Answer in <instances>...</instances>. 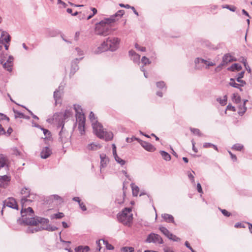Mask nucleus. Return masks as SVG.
I'll use <instances>...</instances> for the list:
<instances>
[{
	"label": "nucleus",
	"mask_w": 252,
	"mask_h": 252,
	"mask_svg": "<svg viewBox=\"0 0 252 252\" xmlns=\"http://www.w3.org/2000/svg\"><path fill=\"white\" fill-rule=\"evenodd\" d=\"M22 107L25 108L29 112L30 114H31V115L32 116V118L33 119H36V120H38L39 118L38 117L36 116L35 115H34L31 110H30L29 109H28V108H27L26 107L23 106V105H21Z\"/></svg>",
	"instance_id": "59"
},
{
	"label": "nucleus",
	"mask_w": 252,
	"mask_h": 252,
	"mask_svg": "<svg viewBox=\"0 0 252 252\" xmlns=\"http://www.w3.org/2000/svg\"><path fill=\"white\" fill-rule=\"evenodd\" d=\"M190 130L194 134L197 135L199 136H203V134L200 132V130L198 128L190 127Z\"/></svg>",
	"instance_id": "38"
},
{
	"label": "nucleus",
	"mask_w": 252,
	"mask_h": 252,
	"mask_svg": "<svg viewBox=\"0 0 252 252\" xmlns=\"http://www.w3.org/2000/svg\"><path fill=\"white\" fill-rule=\"evenodd\" d=\"M131 208H125L120 213L118 214V220L124 225L130 226L133 220V215L130 213Z\"/></svg>",
	"instance_id": "5"
},
{
	"label": "nucleus",
	"mask_w": 252,
	"mask_h": 252,
	"mask_svg": "<svg viewBox=\"0 0 252 252\" xmlns=\"http://www.w3.org/2000/svg\"><path fill=\"white\" fill-rule=\"evenodd\" d=\"M41 226H36L34 228H33L31 226H29L26 230V232L27 233H34L35 232L41 231Z\"/></svg>",
	"instance_id": "22"
},
{
	"label": "nucleus",
	"mask_w": 252,
	"mask_h": 252,
	"mask_svg": "<svg viewBox=\"0 0 252 252\" xmlns=\"http://www.w3.org/2000/svg\"><path fill=\"white\" fill-rule=\"evenodd\" d=\"M6 120L7 121L9 120V118L7 117L5 115L0 113V120Z\"/></svg>",
	"instance_id": "62"
},
{
	"label": "nucleus",
	"mask_w": 252,
	"mask_h": 252,
	"mask_svg": "<svg viewBox=\"0 0 252 252\" xmlns=\"http://www.w3.org/2000/svg\"><path fill=\"white\" fill-rule=\"evenodd\" d=\"M28 191V192H31L30 191V189L29 188H26V187H24L21 190V194H22L23 196L25 195H28L27 194V192Z\"/></svg>",
	"instance_id": "51"
},
{
	"label": "nucleus",
	"mask_w": 252,
	"mask_h": 252,
	"mask_svg": "<svg viewBox=\"0 0 252 252\" xmlns=\"http://www.w3.org/2000/svg\"><path fill=\"white\" fill-rule=\"evenodd\" d=\"M83 58L81 57L79 59L76 58L71 62L70 72L69 73V77H71L79 69L78 63Z\"/></svg>",
	"instance_id": "10"
},
{
	"label": "nucleus",
	"mask_w": 252,
	"mask_h": 252,
	"mask_svg": "<svg viewBox=\"0 0 252 252\" xmlns=\"http://www.w3.org/2000/svg\"><path fill=\"white\" fill-rule=\"evenodd\" d=\"M85 125H78V130L81 135H83L85 133Z\"/></svg>",
	"instance_id": "55"
},
{
	"label": "nucleus",
	"mask_w": 252,
	"mask_h": 252,
	"mask_svg": "<svg viewBox=\"0 0 252 252\" xmlns=\"http://www.w3.org/2000/svg\"><path fill=\"white\" fill-rule=\"evenodd\" d=\"M220 210L221 211L222 214L226 217H229L231 215L230 213L228 212L225 209H220Z\"/></svg>",
	"instance_id": "61"
},
{
	"label": "nucleus",
	"mask_w": 252,
	"mask_h": 252,
	"mask_svg": "<svg viewBox=\"0 0 252 252\" xmlns=\"http://www.w3.org/2000/svg\"><path fill=\"white\" fill-rule=\"evenodd\" d=\"M188 176L189 178L190 179L191 182L192 184H195V181L193 175L190 172H189L188 173Z\"/></svg>",
	"instance_id": "60"
},
{
	"label": "nucleus",
	"mask_w": 252,
	"mask_h": 252,
	"mask_svg": "<svg viewBox=\"0 0 252 252\" xmlns=\"http://www.w3.org/2000/svg\"><path fill=\"white\" fill-rule=\"evenodd\" d=\"M21 214L22 219H19L17 220V221L21 225L36 226L39 223L44 225V224L48 223L49 222L48 219L37 216L33 217L34 211L30 207L27 208H24V207L22 206Z\"/></svg>",
	"instance_id": "1"
},
{
	"label": "nucleus",
	"mask_w": 252,
	"mask_h": 252,
	"mask_svg": "<svg viewBox=\"0 0 252 252\" xmlns=\"http://www.w3.org/2000/svg\"><path fill=\"white\" fill-rule=\"evenodd\" d=\"M114 22L113 18H106L97 23L95 25L94 33L101 36H107L111 32L109 24Z\"/></svg>",
	"instance_id": "3"
},
{
	"label": "nucleus",
	"mask_w": 252,
	"mask_h": 252,
	"mask_svg": "<svg viewBox=\"0 0 252 252\" xmlns=\"http://www.w3.org/2000/svg\"><path fill=\"white\" fill-rule=\"evenodd\" d=\"M217 101L219 102L221 105L224 106L226 104L227 96L226 95H225L223 97V99H221L220 97L218 98L217 99Z\"/></svg>",
	"instance_id": "37"
},
{
	"label": "nucleus",
	"mask_w": 252,
	"mask_h": 252,
	"mask_svg": "<svg viewBox=\"0 0 252 252\" xmlns=\"http://www.w3.org/2000/svg\"><path fill=\"white\" fill-rule=\"evenodd\" d=\"M76 119L78 125H85L86 119L85 115L82 112L76 114Z\"/></svg>",
	"instance_id": "15"
},
{
	"label": "nucleus",
	"mask_w": 252,
	"mask_h": 252,
	"mask_svg": "<svg viewBox=\"0 0 252 252\" xmlns=\"http://www.w3.org/2000/svg\"><path fill=\"white\" fill-rule=\"evenodd\" d=\"M100 148V146L98 144H96L94 143L88 144L87 146V149L89 150H97L98 149Z\"/></svg>",
	"instance_id": "33"
},
{
	"label": "nucleus",
	"mask_w": 252,
	"mask_h": 252,
	"mask_svg": "<svg viewBox=\"0 0 252 252\" xmlns=\"http://www.w3.org/2000/svg\"><path fill=\"white\" fill-rule=\"evenodd\" d=\"M215 64V63L207 60V62L205 63L206 68H208L210 66H214Z\"/></svg>",
	"instance_id": "58"
},
{
	"label": "nucleus",
	"mask_w": 252,
	"mask_h": 252,
	"mask_svg": "<svg viewBox=\"0 0 252 252\" xmlns=\"http://www.w3.org/2000/svg\"><path fill=\"white\" fill-rule=\"evenodd\" d=\"M89 118L91 121L92 122V124L93 123H96V122H98L97 120H95L96 119L94 117V114L93 112H91L89 115Z\"/></svg>",
	"instance_id": "50"
},
{
	"label": "nucleus",
	"mask_w": 252,
	"mask_h": 252,
	"mask_svg": "<svg viewBox=\"0 0 252 252\" xmlns=\"http://www.w3.org/2000/svg\"><path fill=\"white\" fill-rule=\"evenodd\" d=\"M244 73L245 71H243L238 73L237 75V77L236 80L237 82L240 83V84L236 83L235 79L230 78L229 85L235 88H239V87H243L246 84V81L243 80H240V78L244 77Z\"/></svg>",
	"instance_id": "6"
},
{
	"label": "nucleus",
	"mask_w": 252,
	"mask_h": 252,
	"mask_svg": "<svg viewBox=\"0 0 252 252\" xmlns=\"http://www.w3.org/2000/svg\"><path fill=\"white\" fill-rule=\"evenodd\" d=\"M137 140L139 142V140H140V139L139 138H137V137H135V136H132L131 138L127 137L126 138V141L127 143H131L133 140Z\"/></svg>",
	"instance_id": "53"
},
{
	"label": "nucleus",
	"mask_w": 252,
	"mask_h": 252,
	"mask_svg": "<svg viewBox=\"0 0 252 252\" xmlns=\"http://www.w3.org/2000/svg\"><path fill=\"white\" fill-rule=\"evenodd\" d=\"M75 50L77 52V55L78 56H83L84 55L83 51L81 49H80L79 48L76 47L75 48Z\"/></svg>",
	"instance_id": "63"
},
{
	"label": "nucleus",
	"mask_w": 252,
	"mask_h": 252,
	"mask_svg": "<svg viewBox=\"0 0 252 252\" xmlns=\"http://www.w3.org/2000/svg\"><path fill=\"white\" fill-rule=\"evenodd\" d=\"M126 196V192L125 191H123V194H119L117 195L116 200L115 202L119 204H122L123 203L125 197Z\"/></svg>",
	"instance_id": "23"
},
{
	"label": "nucleus",
	"mask_w": 252,
	"mask_h": 252,
	"mask_svg": "<svg viewBox=\"0 0 252 252\" xmlns=\"http://www.w3.org/2000/svg\"><path fill=\"white\" fill-rule=\"evenodd\" d=\"M114 158L115 160L122 166L126 163V161L121 159L118 156H116Z\"/></svg>",
	"instance_id": "41"
},
{
	"label": "nucleus",
	"mask_w": 252,
	"mask_h": 252,
	"mask_svg": "<svg viewBox=\"0 0 252 252\" xmlns=\"http://www.w3.org/2000/svg\"><path fill=\"white\" fill-rule=\"evenodd\" d=\"M62 86H59L58 89H56L54 92V98L57 102V100L61 97L60 91L63 90Z\"/></svg>",
	"instance_id": "25"
},
{
	"label": "nucleus",
	"mask_w": 252,
	"mask_h": 252,
	"mask_svg": "<svg viewBox=\"0 0 252 252\" xmlns=\"http://www.w3.org/2000/svg\"><path fill=\"white\" fill-rule=\"evenodd\" d=\"M243 147H244L243 145H242L240 144H234L232 146V149L235 150H236L238 151H240L243 149Z\"/></svg>",
	"instance_id": "40"
},
{
	"label": "nucleus",
	"mask_w": 252,
	"mask_h": 252,
	"mask_svg": "<svg viewBox=\"0 0 252 252\" xmlns=\"http://www.w3.org/2000/svg\"><path fill=\"white\" fill-rule=\"evenodd\" d=\"M40 129L43 131L44 135L46 136V137L51 136V132L48 129L42 127L41 128H40Z\"/></svg>",
	"instance_id": "56"
},
{
	"label": "nucleus",
	"mask_w": 252,
	"mask_h": 252,
	"mask_svg": "<svg viewBox=\"0 0 252 252\" xmlns=\"http://www.w3.org/2000/svg\"><path fill=\"white\" fill-rule=\"evenodd\" d=\"M227 109L228 110H231L233 112L236 111V109H235V107L231 105L230 104L227 106Z\"/></svg>",
	"instance_id": "64"
},
{
	"label": "nucleus",
	"mask_w": 252,
	"mask_h": 252,
	"mask_svg": "<svg viewBox=\"0 0 252 252\" xmlns=\"http://www.w3.org/2000/svg\"><path fill=\"white\" fill-rule=\"evenodd\" d=\"M10 177L6 175L0 176V188H6L9 185Z\"/></svg>",
	"instance_id": "12"
},
{
	"label": "nucleus",
	"mask_w": 252,
	"mask_h": 252,
	"mask_svg": "<svg viewBox=\"0 0 252 252\" xmlns=\"http://www.w3.org/2000/svg\"><path fill=\"white\" fill-rule=\"evenodd\" d=\"M157 87L159 89H163L165 87V84L163 81L158 82L156 83Z\"/></svg>",
	"instance_id": "54"
},
{
	"label": "nucleus",
	"mask_w": 252,
	"mask_h": 252,
	"mask_svg": "<svg viewBox=\"0 0 252 252\" xmlns=\"http://www.w3.org/2000/svg\"><path fill=\"white\" fill-rule=\"evenodd\" d=\"M3 205H5L13 209H18L17 203L15 198L13 197H9L7 199L3 201Z\"/></svg>",
	"instance_id": "11"
},
{
	"label": "nucleus",
	"mask_w": 252,
	"mask_h": 252,
	"mask_svg": "<svg viewBox=\"0 0 252 252\" xmlns=\"http://www.w3.org/2000/svg\"><path fill=\"white\" fill-rule=\"evenodd\" d=\"M145 242L147 243H157L162 244L163 243L162 238L159 235L154 233H151L147 236Z\"/></svg>",
	"instance_id": "8"
},
{
	"label": "nucleus",
	"mask_w": 252,
	"mask_h": 252,
	"mask_svg": "<svg viewBox=\"0 0 252 252\" xmlns=\"http://www.w3.org/2000/svg\"><path fill=\"white\" fill-rule=\"evenodd\" d=\"M64 217V214L63 213H58L57 214H55L51 216L52 219H59L63 218Z\"/></svg>",
	"instance_id": "43"
},
{
	"label": "nucleus",
	"mask_w": 252,
	"mask_h": 252,
	"mask_svg": "<svg viewBox=\"0 0 252 252\" xmlns=\"http://www.w3.org/2000/svg\"><path fill=\"white\" fill-rule=\"evenodd\" d=\"M100 167H105L106 166L107 163L109 161L108 158L106 157L105 154H102L100 155Z\"/></svg>",
	"instance_id": "18"
},
{
	"label": "nucleus",
	"mask_w": 252,
	"mask_h": 252,
	"mask_svg": "<svg viewBox=\"0 0 252 252\" xmlns=\"http://www.w3.org/2000/svg\"><path fill=\"white\" fill-rule=\"evenodd\" d=\"M1 38H3L4 42H6V43H9L11 40L10 35L5 31L2 32Z\"/></svg>",
	"instance_id": "26"
},
{
	"label": "nucleus",
	"mask_w": 252,
	"mask_h": 252,
	"mask_svg": "<svg viewBox=\"0 0 252 252\" xmlns=\"http://www.w3.org/2000/svg\"><path fill=\"white\" fill-rule=\"evenodd\" d=\"M52 153V150L48 147H45L43 148L40 153V157L43 159L47 158Z\"/></svg>",
	"instance_id": "14"
},
{
	"label": "nucleus",
	"mask_w": 252,
	"mask_h": 252,
	"mask_svg": "<svg viewBox=\"0 0 252 252\" xmlns=\"http://www.w3.org/2000/svg\"><path fill=\"white\" fill-rule=\"evenodd\" d=\"M59 33V32L58 31H57V30H51V29H47L46 31L45 35H46V36L47 37H55Z\"/></svg>",
	"instance_id": "20"
},
{
	"label": "nucleus",
	"mask_w": 252,
	"mask_h": 252,
	"mask_svg": "<svg viewBox=\"0 0 252 252\" xmlns=\"http://www.w3.org/2000/svg\"><path fill=\"white\" fill-rule=\"evenodd\" d=\"M74 109L75 111L76 114H78V113L82 112V110L81 108V106L79 105H77V104L74 105Z\"/></svg>",
	"instance_id": "52"
},
{
	"label": "nucleus",
	"mask_w": 252,
	"mask_h": 252,
	"mask_svg": "<svg viewBox=\"0 0 252 252\" xmlns=\"http://www.w3.org/2000/svg\"><path fill=\"white\" fill-rule=\"evenodd\" d=\"M238 108L239 111H238V113L240 116H243L247 110V108L245 104H243L242 105H239Z\"/></svg>",
	"instance_id": "29"
},
{
	"label": "nucleus",
	"mask_w": 252,
	"mask_h": 252,
	"mask_svg": "<svg viewBox=\"0 0 252 252\" xmlns=\"http://www.w3.org/2000/svg\"><path fill=\"white\" fill-rule=\"evenodd\" d=\"M141 62L144 64V65L149 64L151 63V62L150 61L149 59L146 58L145 56H143L142 58Z\"/></svg>",
	"instance_id": "46"
},
{
	"label": "nucleus",
	"mask_w": 252,
	"mask_h": 252,
	"mask_svg": "<svg viewBox=\"0 0 252 252\" xmlns=\"http://www.w3.org/2000/svg\"><path fill=\"white\" fill-rule=\"evenodd\" d=\"M234 61H235L236 59H233V57L229 54H226L223 56L221 62L224 65H226L228 63L232 62Z\"/></svg>",
	"instance_id": "17"
},
{
	"label": "nucleus",
	"mask_w": 252,
	"mask_h": 252,
	"mask_svg": "<svg viewBox=\"0 0 252 252\" xmlns=\"http://www.w3.org/2000/svg\"><path fill=\"white\" fill-rule=\"evenodd\" d=\"M93 128L95 135L100 139L109 141L113 138V133L104 131L102 125L98 122L93 124Z\"/></svg>",
	"instance_id": "4"
},
{
	"label": "nucleus",
	"mask_w": 252,
	"mask_h": 252,
	"mask_svg": "<svg viewBox=\"0 0 252 252\" xmlns=\"http://www.w3.org/2000/svg\"><path fill=\"white\" fill-rule=\"evenodd\" d=\"M223 8H226L229 9L231 11L234 12L236 10V7L234 5H225L222 6Z\"/></svg>",
	"instance_id": "45"
},
{
	"label": "nucleus",
	"mask_w": 252,
	"mask_h": 252,
	"mask_svg": "<svg viewBox=\"0 0 252 252\" xmlns=\"http://www.w3.org/2000/svg\"><path fill=\"white\" fill-rule=\"evenodd\" d=\"M13 111L15 114V118H17L18 117L22 118V117H23V116L24 115L23 113L14 109H13Z\"/></svg>",
	"instance_id": "48"
},
{
	"label": "nucleus",
	"mask_w": 252,
	"mask_h": 252,
	"mask_svg": "<svg viewBox=\"0 0 252 252\" xmlns=\"http://www.w3.org/2000/svg\"><path fill=\"white\" fill-rule=\"evenodd\" d=\"M232 100L233 102L236 104H239L241 103V98L240 96L238 94L234 93L233 94Z\"/></svg>",
	"instance_id": "30"
},
{
	"label": "nucleus",
	"mask_w": 252,
	"mask_h": 252,
	"mask_svg": "<svg viewBox=\"0 0 252 252\" xmlns=\"http://www.w3.org/2000/svg\"><path fill=\"white\" fill-rule=\"evenodd\" d=\"M135 47L136 49H137L138 50L140 51L141 52H145L146 51L145 47H141L139 45H138L137 43H135Z\"/></svg>",
	"instance_id": "57"
},
{
	"label": "nucleus",
	"mask_w": 252,
	"mask_h": 252,
	"mask_svg": "<svg viewBox=\"0 0 252 252\" xmlns=\"http://www.w3.org/2000/svg\"><path fill=\"white\" fill-rule=\"evenodd\" d=\"M90 250V248L89 246H79L75 248V252H88Z\"/></svg>",
	"instance_id": "27"
},
{
	"label": "nucleus",
	"mask_w": 252,
	"mask_h": 252,
	"mask_svg": "<svg viewBox=\"0 0 252 252\" xmlns=\"http://www.w3.org/2000/svg\"><path fill=\"white\" fill-rule=\"evenodd\" d=\"M0 63L2 64L3 67L9 72H11L12 70L13 63L10 62H6L3 63V62L1 61Z\"/></svg>",
	"instance_id": "21"
},
{
	"label": "nucleus",
	"mask_w": 252,
	"mask_h": 252,
	"mask_svg": "<svg viewBox=\"0 0 252 252\" xmlns=\"http://www.w3.org/2000/svg\"><path fill=\"white\" fill-rule=\"evenodd\" d=\"M64 122L63 120L59 122L58 126V127H61V130L59 132V140L62 143H66L69 139L70 136L69 134L64 130Z\"/></svg>",
	"instance_id": "7"
},
{
	"label": "nucleus",
	"mask_w": 252,
	"mask_h": 252,
	"mask_svg": "<svg viewBox=\"0 0 252 252\" xmlns=\"http://www.w3.org/2000/svg\"><path fill=\"white\" fill-rule=\"evenodd\" d=\"M168 238L174 242H179L181 240L180 238L177 237L176 235L173 234L171 233L170 234L169 237H168Z\"/></svg>",
	"instance_id": "42"
},
{
	"label": "nucleus",
	"mask_w": 252,
	"mask_h": 252,
	"mask_svg": "<svg viewBox=\"0 0 252 252\" xmlns=\"http://www.w3.org/2000/svg\"><path fill=\"white\" fill-rule=\"evenodd\" d=\"M159 153L162 158L166 161H169L171 159V156L167 152L160 151Z\"/></svg>",
	"instance_id": "31"
},
{
	"label": "nucleus",
	"mask_w": 252,
	"mask_h": 252,
	"mask_svg": "<svg viewBox=\"0 0 252 252\" xmlns=\"http://www.w3.org/2000/svg\"><path fill=\"white\" fill-rule=\"evenodd\" d=\"M120 39L116 37H109L94 51L95 54H98L107 50L114 52L119 46Z\"/></svg>",
	"instance_id": "2"
},
{
	"label": "nucleus",
	"mask_w": 252,
	"mask_h": 252,
	"mask_svg": "<svg viewBox=\"0 0 252 252\" xmlns=\"http://www.w3.org/2000/svg\"><path fill=\"white\" fill-rule=\"evenodd\" d=\"M130 186L132 189V195L134 196H137L139 191V188L138 186H135L134 183H131L130 184Z\"/></svg>",
	"instance_id": "28"
},
{
	"label": "nucleus",
	"mask_w": 252,
	"mask_h": 252,
	"mask_svg": "<svg viewBox=\"0 0 252 252\" xmlns=\"http://www.w3.org/2000/svg\"><path fill=\"white\" fill-rule=\"evenodd\" d=\"M140 56L138 54H136L133 56L131 59L135 63H139L140 61Z\"/></svg>",
	"instance_id": "49"
},
{
	"label": "nucleus",
	"mask_w": 252,
	"mask_h": 252,
	"mask_svg": "<svg viewBox=\"0 0 252 252\" xmlns=\"http://www.w3.org/2000/svg\"><path fill=\"white\" fill-rule=\"evenodd\" d=\"M139 143L140 144L142 147L147 151L152 152L156 150L155 147L153 145L148 142L144 141L140 139L139 140Z\"/></svg>",
	"instance_id": "13"
},
{
	"label": "nucleus",
	"mask_w": 252,
	"mask_h": 252,
	"mask_svg": "<svg viewBox=\"0 0 252 252\" xmlns=\"http://www.w3.org/2000/svg\"><path fill=\"white\" fill-rule=\"evenodd\" d=\"M72 115V112L71 109H66L63 114V119L65 120L66 119L69 117L70 116Z\"/></svg>",
	"instance_id": "39"
},
{
	"label": "nucleus",
	"mask_w": 252,
	"mask_h": 252,
	"mask_svg": "<svg viewBox=\"0 0 252 252\" xmlns=\"http://www.w3.org/2000/svg\"><path fill=\"white\" fill-rule=\"evenodd\" d=\"M159 229L166 237L167 238L169 237L171 233L166 227L160 226Z\"/></svg>",
	"instance_id": "34"
},
{
	"label": "nucleus",
	"mask_w": 252,
	"mask_h": 252,
	"mask_svg": "<svg viewBox=\"0 0 252 252\" xmlns=\"http://www.w3.org/2000/svg\"><path fill=\"white\" fill-rule=\"evenodd\" d=\"M242 68L241 65L239 63H235L233 64L231 66L229 67L227 69L229 71H240Z\"/></svg>",
	"instance_id": "24"
},
{
	"label": "nucleus",
	"mask_w": 252,
	"mask_h": 252,
	"mask_svg": "<svg viewBox=\"0 0 252 252\" xmlns=\"http://www.w3.org/2000/svg\"><path fill=\"white\" fill-rule=\"evenodd\" d=\"M8 159L3 155H0V169L2 167H5L6 170L8 169V166L7 165Z\"/></svg>",
	"instance_id": "16"
},
{
	"label": "nucleus",
	"mask_w": 252,
	"mask_h": 252,
	"mask_svg": "<svg viewBox=\"0 0 252 252\" xmlns=\"http://www.w3.org/2000/svg\"><path fill=\"white\" fill-rule=\"evenodd\" d=\"M27 195L23 196L21 199V203L23 207L30 205L36 198V195L32 192H27Z\"/></svg>",
	"instance_id": "9"
},
{
	"label": "nucleus",
	"mask_w": 252,
	"mask_h": 252,
	"mask_svg": "<svg viewBox=\"0 0 252 252\" xmlns=\"http://www.w3.org/2000/svg\"><path fill=\"white\" fill-rule=\"evenodd\" d=\"M125 13V11L124 10H120L117 13H116L114 15L111 16L110 18H113L114 19V22L115 21V17L121 18Z\"/></svg>",
	"instance_id": "35"
},
{
	"label": "nucleus",
	"mask_w": 252,
	"mask_h": 252,
	"mask_svg": "<svg viewBox=\"0 0 252 252\" xmlns=\"http://www.w3.org/2000/svg\"><path fill=\"white\" fill-rule=\"evenodd\" d=\"M203 147L204 148H211V147H212L215 150H216L217 151H218V147H217L216 145L213 144H212L211 143H204L203 144Z\"/></svg>",
	"instance_id": "36"
},
{
	"label": "nucleus",
	"mask_w": 252,
	"mask_h": 252,
	"mask_svg": "<svg viewBox=\"0 0 252 252\" xmlns=\"http://www.w3.org/2000/svg\"><path fill=\"white\" fill-rule=\"evenodd\" d=\"M122 251L124 252H133L134 249L131 247H124L122 248Z\"/></svg>",
	"instance_id": "44"
},
{
	"label": "nucleus",
	"mask_w": 252,
	"mask_h": 252,
	"mask_svg": "<svg viewBox=\"0 0 252 252\" xmlns=\"http://www.w3.org/2000/svg\"><path fill=\"white\" fill-rule=\"evenodd\" d=\"M58 229V228L53 225H51L50 224L47 225L46 227L41 226V230H46L49 231H54Z\"/></svg>",
	"instance_id": "32"
},
{
	"label": "nucleus",
	"mask_w": 252,
	"mask_h": 252,
	"mask_svg": "<svg viewBox=\"0 0 252 252\" xmlns=\"http://www.w3.org/2000/svg\"><path fill=\"white\" fill-rule=\"evenodd\" d=\"M161 217L167 222L174 223V218L171 215L165 213L161 215Z\"/></svg>",
	"instance_id": "19"
},
{
	"label": "nucleus",
	"mask_w": 252,
	"mask_h": 252,
	"mask_svg": "<svg viewBox=\"0 0 252 252\" xmlns=\"http://www.w3.org/2000/svg\"><path fill=\"white\" fill-rule=\"evenodd\" d=\"M206 62H207V60H204L202 58H197L195 59V60L194 61V63L196 65L200 63L205 64V63H206Z\"/></svg>",
	"instance_id": "47"
}]
</instances>
